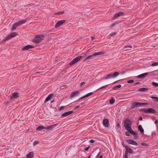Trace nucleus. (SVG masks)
Segmentation results:
<instances>
[{
    "instance_id": "nucleus-6",
    "label": "nucleus",
    "mask_w": 158,
    "mask_h": 158,
    "mask_svg": "<svg viewBox=\"0 0 158 158\" xmlns=\"http://www.w3.org/2000/svg\"><path fill=\"white\" fill-rule=\"evenodd\" d=\"M148 104V103H146L134 102L132 104L131 108L134 109L135 107H139L141 105H147Z\"/></svg>"
},
{
    "instance_id": "nucleus-9",
    "label": "nucleus",
    "mask_w": 158,
    "mask_h": 158,
    "mask_svg": "<svg viewBox=\"0 0 158 158\" xmlns=\"http://www.w3.org/2000/svg\"><path fill=\"white\" fill-rule=\"evenodd\" d=\"M58 125L57 124H55L50 125L49 126L45 127L44 126H39L37 128H57V126Z\"/></svg>"
},
{
    "instance_id": "nucleus-11",
    "label": "nucleus",
    "mask_w": 158,
    "mask_h": 158,
    "mask_svg": "<svg viewBox=\"0 0 158 158\" xmlns=\"http://www.w3.org/2000/svg\"><path fill=\"white\" fill-rule=\"evenodd\" d=\"M65 20H62L60 21H59L56 23L55 26V28H57L59 27L60 26L62 25L63 23H65Z\"/></svg>"
},
{
    "instance_id": "nucleus-16",
    "label": "nucleus",
    "mask_w": 158,
    "mask_h": 158,
    "mask_svg": "<svg viewBox=\"0 0 158 158\" xmlns=\"http://www.w3.org/2000/svg\"><path fill=\"white\" fill-rule=\"evenodd\" d=\"M128 142L129 144H131L135 146H138V143L133 139H129L128 140Z\"/></svg>"
},
{
    "instance_id": "nucleus-58",
    "label": "nucleus",
    "mask_w": 158,
    "mask_h": 158,
    "mask_svg": "<svg viewBox=\"0 0 158 158\" xmlns=\"http://www.w3.org/2000/svg\"><path fill=\"white\" fill-rule=\"evenodd\" d=\"M53 101H52L51 102V103H52V102H53Z\"/></svg>"
},
{
    "instance_id": "nucleus-45",
    "label": "nucleus",
    "mask_w": 158,
    "mask_h": 158,
    "mask_svg": "<svg viewBox=\"0 0 158 158\" xmlns=\"http://www.w3.org/2000/svg\"><path fill=\"white\" fill-rule=\"evenodd\" d=\"M64 106H61L60 107L59 110H63V109H64Z\"/></svg>"
},
{
    "instance_id": "nucleus-26",
    "label": "nucleus",
    "mask_w": 158,
    "mask_h": 158,
    "mask_svg": "<svg viewBox=\"0 0 158 158\" xmlns=\"http://www.w3.org/2000/svg\"><path fill=\"white\" fill-rule=\"evenodd\" d=\"M151 98L154 99V101L155 102H158V97L154 96H151L150 97Z\"/></svg>"
},
{
    "instance_id": "nucleus-29",
    "label": "nucleus",
    "mask_w": 158,
    "mask_h": 158,
    "mask_svg": "<svg viewBox=\"0 0 158 158\" xmlns=\"http://www.w3.org/2000/svg\"><path fill=\"white\" fill-rule=\"evenodd\" d=\"M121 86H122V85H117L114 86L113 87V89H116L121 88Z\"/></svg>"
},
{
    "instance_id": "nucleus-54",
    "label": "nucleus",
    "mask_w": 158,
    "mask_h": 158,
    "mask_svg": "<svg viewBox=\"0 0 158 158\" xmlns=\"http://www.w3.org/2000/svg\"><path fill=\"white\" fill-rule=\"evenodd\" d=\"M128 156H124V158H127Z\"/></svg>"
},
{
    "instance_id": "nucleus-44",
    "label": "nucleus",
    "mask_w": 158,
    "mask_h": 158,
    "mask_svg": "<svg viewBox=\"0 0 158 158\" xmlns=\"http://www.w3.org/2000/svg\"><path fill=\"white\" fill-rule=\"evenodd\" d=\"M140 130V132L141 133H143L144 132V130L143 129H139Z\"/></svg>"
},
{
    "instance_id": "nucleus-5",
    "label": "nucleus",
    "mask_w": 158,
    "mask_h": 158,
    "mask_svg": "<svg viewBox=\"0 0 158 158\" xmlns=\"http://www.w3.org/2000/svg\"><path fill=\"white\" fill-rule=\"evenodd\" d=\"M131 125L132 123L130 119L127 118L124 120V126L125 128H131Z\"/></svg>"
},
{
    "instance_id": "nucleus-47",
    "label": "nucleus",
    "mask_w": 158,
    "mask_h": 158,
    "mask_svg": "<svg viewBox=\"0 0 158 158\" xmlns=\"http://www.w3.org/2000/svg\"><path fill=\"white\" fill-rule=\"evenodd\" d=\"M85 84V82H82L81 83L80 85H81V86H82V85H84Z\"/></svg>"
},
{
    "instance_id": "nucleus-28",
    "label": "nucleus",
    "mask_w": 158,
    "mask_h": 158,
    "mask_svg": "<svg viewBox=\"0 0 158 158\" xmlns=\"http://www.w3.org/2000/svg\"><path fill=\"white\" fill-rule=\"evenodd\" d=\"M11 39V38L10 36V35L9 34L7 36H6L5 38H4V39H3V40H4V41H6V40H7L10 39Z\"/></svg>"
},
{
    "instance_id": "nucleus-3",
    "label": "nucleus",
    "mask_w": 158,
    "mask_h": 158,
    "mask_svg": "<svg viewBox=\"0 0 158 158\" xmlns=\"http://www.w3.org/2000/svg\"><path fill=\"white\" fill-rule=\"evenodd\" d=\"M119 75L118 72H115L113 74L110 73L107 74L106 76L105 77V79L106 80L109 79L111 78H114L117 77Z\"/></svg>"
},
{
    "instance_id": "nucleus-57",
    "label": "nucleus",
    "mask_w": 158,
    "mask_h": 158,
    "mask_svg": "<svg viewBox=\"0 0 158 158\" xmlns=\"http://www.w3.org/2000/svg\"><path fill=\"white\" fill-rule=\"evenodd\" d=\"M80 105H82V103H80Z\"/></svg>"
},
{
    "instance_id": "nucleus-7",
    "label": "nucleus",
    "mask_w": 158,
    "mask_h": 158,
    "mask_svg": "<svg viewBox=\"0 0 158 158\" xmlns=\"http://www.w3.org/2000/svg\"><path fill=\"white\" fill-rule=\"evenodd\" d=\"M141 111L146 113H155L156 112V111L154 109L152 108H149L148 109H143L141 110Z\"/></svg>"
},
{
    "instance_id": "nucleus-53",
    "label": "nucleus",
    "mask_w": 158,
    "mask_h": 158,
    "mask_svg": "<svg viewBox=\"0 0 158 158\" xmlns=\"http://www.w3.org/2000/svg\"><path fill=\"white\" fill-rule=\"evenodd\" d=\"M158 122V121L157 120H156V121H155L154 122V123L155 124H156Z\"/></svg>"
},
{
    "instance_id": "nucleus-32",
    "label": "nucleus",
    "mask_w": 158,
    "mask_h": 158,
    "mask_svg": "<svg viewBox=\"0 0 158 158\" xmlns=\"http://www.w3.org/2000/svg\"><path fill=\"white\" fill-rule=\"evenodd\" d=\"M158 65V62H155L152 63V66H157Z\"/></svg>"
},
{
    "instance_id": "nucleus-27",
    "label": "nucleus",
    "mask_w": 158,
    "mask_h": 158,
    "mask_svg": "<svg viewBox=\"0 0 158 158\" xmlns=\"http://www.w3.org/2000/svg\"><path fill=\"white\" fill-rule=\"evenodd\" d=\"M115 100L113 98H111L110 100V104L112 105L114 103Z\"/></svg>"
},
{
    "instance_id": "nucleus-8",
    "label": "nucleus",
    "mask_w": 158,
    "mask_h": 158,
    "mask_svg": "<svg viewBox=\"0 0 158 158\" xmlns=\"http://www.w3.org/2000/svg\"><path fill=\"white\" fill-rule=\"evenodd\" d=\"M82 58V56H78L74 59L71 62L69 63V64L71 65L74 64L78 62L80 59Z\"/></svg>"
},
{
    "instance_id": "nucleus-24",
    "label": "nucleus",
    "mask_w": 158,
    "mask_h": 158,
    "mask_svg": "<svg viewBox=\"0 0 158 158\" xmlns=\"http://www.w3.org/2000/svg\"><path fill=\"white\" fill-rule=\"evenodd\" d=\"M53 95V94H50L46 98L45 101L47 102L49 101L50 99H51L52 96Z\"/></svg>"
},
{
    "instance_id": "nucleus-37",
    "label": "nucleus",
    "mask_w": 158,
    "mask_h": 158,
    "mask_svg": "<svg viewBox=\"0 0 158 158\" xmlns=\"http://www.w3.org/2000/svg\"><path fill=\"white\" fill-rule=\"evenodd\" d=\"M132 46H124V48H132Z\"/></svg>"
},
{
    "instance_id": "nucleus-18",
    "label": "nucleus",
    "mask_w": 158,
    "mask_h": 158,
    "mask_svg": "<svg viewBox=\"0 0 158 158\" xmlns=\"http://www.w3.org/2000/svg\"><path fill=\"white\" fill-rule=\"evenodd\" d=\"M79 94V92L78 91H76L72 92L70 98L72 99L73 98L77 96Z\"/></svg>"
},
{
    "instance_id": "nucleus-52",
    "label": "nucleus",
    "mask_w": 158,
    "mask_h": 158,
    "mask_svg": "<svg viewBox=\"0 0 158 158\" xmlns=\"http://www.w3.org/2000/svg\"><path fill=\"white\" fill-rule=\"evenodd\" d=\"M142 119H143L142 117L141 116L140 117L139 119L140 120H142Z\"/></svg>"
},
{
    "instance_id": "nucleus-41",
    "label": "nucleus",
    "mask_w": 158,
    "mask_h": 158,
    "mask_svg": "<svg viewBox=\"0 0 158 158\" xmlns=\"http://www.w3.org/2000/svg\"><path fill=\"white\" fill-rule=\"evenodd\" d=\"M80 107V105H78L77 106H75L74 107H75V109H77L78 108H79Z\"/></svg>"
},
{
    "instance_id": "nucleus-43",
    "label": "nucleus",
    "mask_w": 158,
    "mask_h": 158,
    "mask_svg": "<svg viewBox=\"0 0 158 158\" xmlns=\"http://www.w3.org/2000/svg\"><path fill=\"white\" fill-rule=\"evenodd\" d=\"M90 142L91 143H93L95 142V141L93 139H91L90 140Z\"/></svg>"
},
{
    "instance_id": "nucleus-36",
    "label": "nucleus",
    "mask_w": 158,
    "mask_h": 158,
    "mask_svg": "<svg viewBox=\"0 0 158 158\" xmlns=\"http://www.w3.org/2000/svg\"><path fill=\"white\" fill-rule=\"evenodd\" d=\"M134 82V81L133 80H130L127 81V82L128 83H133Z\"/></svg>"
},
{
    "instance_id": "nucleus-20",
    "label": "nucleus",
    "mask_w": 158,
    "mask_h": 158,
    "mask_svg": "<svg viewBox=\"0 0 158 158\" xmlns=\"http://www.w3.org/2000/svg\"><path fill=\"white\" fill-rule=\"evenodd\" d=\"M124 14V13L121 12H119L116 13L114 16L115 18H117L118 17L122 16Z\"/></svg>"
},
{
    "instance_id": "nucleus-25",
    "label": "nucleus",
    "mask_w": 158,
    "mask_h": 158,
    "mask_svg": "<svg viewBox=\"0 0 158 158\" xmlns=\"http://www.w3.org/2000/svg\"><path fill=\"white\" fill-rule=\"evenodd\" d=\"M11 38L15 37L18 35V33L16 32H13L10 34H9Z\"/></svg>"
},
{
    "instance_id": "nucleus-35",
    "label": "nucleus",
    "mask_w": 158,
    "mask_h": 158,
    "mask_svg": "<svg viewBox=\"0 0 158 158\" xmlns=\"http://www.w3.org/2000/svg\"><path fill=\"white\" fill-rule=\"evenodd\" d=\"M129 133H130V132L128 131H126L125 132V135L126 136H129L130 135Z\"/></svg>"
},
{
    "instance_id": "nucleus-46",
    "label": "nucleus",
    "mask_w": 158,
    "mask_h": 158,
    "mask_svg": "<svg viewBox=\"0 0 158 158\" xmlns=\"http://www.w3.org/2000/svg\"><path fill=\"white\" fill-rule=\"evenodd\" d=\"M140 82H137L136 83H135V84H134V85H138L139 84H140Z\"/></svg>"
},
{
    "instance_id": "nucleus-60",
    "label": "nucleus",
    "mask_w": 158,
    "mask_h": 158,
    "mask_svg": "<svg viewBox=\"0 0 158 158\" xmlns=\"http://www.w3.org/2000/svg\"><path fill=\"white\" fill-rule=\"evenodd\" d=\"M48 129V130H50L51 129Z\"/></svg>"
},
{
    "instance_id": "nucleus-31",
    "label": "nucleus",
    "mask_w": 158,
    "mask_h": 158,
    "mask_svg": "<svg viewBox=\"0 0 158 158\" xmlns=\"http://www.w3.org/2000/svg\"><path fill=\"white\" fill-rule=\"evenodd\" d=\"M152 85L155 87L158 86V83L156 82H153Z\"/></svg>"
},
{
    "instance_id": "nucleus-15",
    "label": "nucleus",
    "mask_w": 158,
    "mask_h": 158,
    "mask_svg": "<svg viewBox=\"0 0 158 158\" xmlns=\"http://www.w3.org/2000/svg\"><path fill=\"white\" fill-rule=\"evenodd\" d=\"M73 111L72 110L66 112H65L63 113L62 115V117H64L69 116L70 114H72L73 113Z\"/></svg>"
},
{
    "instance_id": "nucleus-23",
    "label": "nucleus",
    "mask_w": 158,
    "mask_h": 158,
    "mask_svg": "<svg viewBox=\"0 0 158 158\" xmlns=\"http://www.w3.org/2000/svg\"><path fill=\"white\" fill-rule=\"evenodd\" d=\"M34 153L32 152H29L26 156V158H33Z\"/></svg>"
},
{
    "instance_id": "nucleus-38",
    "label": "nucleus",
    "mask_w": 158,
    "mask_h": 158,
    "mask_svg": "<svg viewBox=\"0 0 158 158\" xmlns=\"http://www.w3.org/2000/svg\"><path fill=\"white\" fill-rule=\"evenodd\" d=\"M63 14V12H59L56 13L55 14L62 15Z\"/></svg>"
},
{
    "instance_id": "nucleus-48",
    "label": "nucleus",
    "mask_w": 158,
    "mask_h": 158,
    "mask_svg": "<svg viewBox=\"0 0 158 158\" xmlns=\"http://www.w3.org/2000/svg\"><path fill=\"white\" fill-rule=\"evenodd\" d=\"M43 129H36V131H41Z\"/></svg>"
},
{
    "instance_id": "nucleus-4",
    "label": "nucleus",
    "mask_w": 158,
    "mask_h": 158,
    "mask_svg": "<svg viewBox=\"0 0 158 158\" xmlns=\"http://www.w3.org/2000/svg\"><path fill=\"white\" fill-rule=\"evenodd\" d=\"M104 54V53L102 52H95L94 54L90 55L87 57L85 59V60L86 61L88 60L92 59L95 56H96L103 55Z\"/></svg>"
},
{
    "instance_id": "nucleus-17",
    "label": "nucleus",
    "mask_w": 158,
    "mask_h": 158,
    "mask_svg": "<svg viewBox=\"0 0 158 158\" xmlns=\"http://www.w3.org/2000/svg\"><path fill=\"white\" fill-rule=\"evenodd\" d=\"M149 74L148 73H145L140 74L137 76L138 78H141L146 77Z\"/></svg>"
},
{
    "instance_id": "nucleus-2",
    "label": "nucleus",
    "mask_w": 158,
    "mask_h": 158,
    "mask_svg": "<svg viewBox=\"0 0 158 158\" xmlns=\"http://www.w3.org/2000/svg\"><path fill=\"white\" fill-rule=\"evenodd\" d=\"M44 36L43 35H36L34 38L33 41L35 43L40 42L44 39Z\"/></svg>"
},
{
    "instance_id": "nucleus-21",
    "label": "nucleus",
    "mask_w": 158,
    "mask_h": 158,
    "mask_svg": "<svg viewBox=\"0 0 158 158\" xmlns=\"http://www.w3.org/2000/svg\"><path fill=\"white\" fill-rule=\"evenodd\" d=\"M93 94V92H91L89 93H88L87 94H86L85 95L80 98L79 99V100H80L81 99H83L86 97H89V96H90V95H92Z\"/></svg>"
},
{
    "instance_id": "nucleus-50",
    "label": "nucleus",
    "mask_w": 158,
    "mask_h": 158,
    "mask_svg": "<svg viewBox=\"0 0 158 158\" xmlns=\"http://www.w3.org/2000/svg\"><path fill=\"white\" fill-rule=\"evenodd\" d=\"M111 34L112 35H115L116 34V33H115V32L112 33Z\"/></svg>"
},
{
    "instance_id": "nucleus-55",
    "label": "nucleus",
    "mask_w": 158,
    "mask_h": 158,
    "mask_svg": "<svg viewBox=\"0 0 158 158\" xmlns=\"http://www.w3.org/2000/svg\"><path fill=\"white\" fill-rule=\"evenodd\" d=\"M117 82V81L114 82H113V83L114 84H116V83Z\"/></svg>"
},
{
    "instance_id": "nucleus-49",
    "label": "nucleus",
    "mask_w": 158,
    "mask_h": 158,
    "mask_svg": "<svg viewBox=\"0 0 158 158\" xmlns=\"http://www.w3.org/2000/svg\"><path fill=\"white\" fill-rule=\"evenodd\" d=\"M138 128H143L142 127V126L141 125H139L138 127Z\"/></svg>"
},
{
    "instance_id": "nucleus-30",
    "label": "nucleus",
    "mask_w": 158,
    "mask_h": 158,
    "mask_svg": "<svg viewBox=\"0 0 158 158\" xmlns=\"http://www.w3.org/2000/svg\"><path fill=\"white\" fill-rule=\"evenodd\" d=\"M109 85H104V86H103L101 87H100V88H99L97 90H96L97 91L98 90H99L101 89H104V88H107V87Z\"/></svg>"
},
{
    "instance_id": "nucleus-12",
    "label": "nucleus",
    "mask_w": 158,
    "mask_h": 158,
    "mask_svg": "<svg viewBox=\"0 0 158 158\" xmlns=\"http://www.w3.org/2000/svg\"><path fill=\"white\" fill-rule=\"evenodd\" d=\"M132 135H133L135 137V139H136L138 137V134L137 133L134 131H133L132 129H126Z\"/></svg>"
},
{
    "instance_id": "nucleus-40",
    "label": "nucleus",
    "mask_w": 158,
    "mask_h": 158,
    "mask_svg": "<svg viewBox=\"0 0 158 158\" xmlns=\"http://www.w3.org/2000/svg\"><path fill=\"white\" fill-rule=\"evenodd\" d=\"M89 146L88 147L84 149V150L85 151H87L89 149Z\"/></svg>"
},
{
    "instance_id": "nucleus-34",
    "label": "nucleus",
    "mask_w": 158,
    "mask_h": 158,
    "mask_svg": "<svg viewBox=\"0 0 158 158\" xmlns=\"http://www.w3.org/2000/svg\"><path fill=\"white\" fill-rule=\"evenodd\" d=\"M39 142L38 141H35L33 143V145L34 146H35V145H36V144H39Z\"/></svg>"
},
{
    "instance_id": "nucleus-22",
    "label": "nucleus",
    "mask_w": 158,
    "mask_h": 158,
    "mask_svg": "<svg viewBox=\"0 0 158 158\" xmlns=\"http://www.w3.org/2000/svg\"><path fill=\"white\" fill-rule=\"evenodd\" d=\"M149 90V89L146 88H139L138 89V91H143L145 92H148V90Z\"/></svg>"
},
{
    "instance_id": "nucleus-56",
    "label": "nucleus",
    "mask_w": 158,
    "mask_h": 158,
    "mask_svg": "<svg viewBox=\"0 0 158 158\" xmlns=\"http://www.w3.org/2000/svg\"><path fill=\"white\" fill-rule=\"evenodd\" d=\"M129 50H130L129 49H126V50H125L124 51H127Z\"/></svg>"
},
{
    "instance_id": "nucleus-1",
    "label": "nucleus",
    "mask_w": 158,
    "mask_h": 158,
    "mask_svg": "<svg viewBox=\"0 0 158 158\" xmlns=\"http://www.w3.org/2000/svg\"><path fill=\"white\" fill-rule=\"evenodd\" d=\"M27 21V19H25L15 23L12 27L11 30L12 31L15 30L17 27L24 24Z\"/></svg>"
},
{
    "instance_id": "nucleus-59",
    "label": "nucleus",
    "mask_w": 158,
    "mask_h": 158,
    "mask_svg": "<svg viewBox=\"0 0 158 158\" xmlns=\"http://www.w3.org/2000/svg\"><path fill=\"white\" fill-rule=\"evenodd\" d=\"M119 126V125L118 124V127Z\"/></svg>"
},
{
    "instance_id": "nucleus-14",
    "label": "nucleus",
    "mask_w": 158,
    "mask_h": 158,
    "mask_svg": "<svg viewBox=\"0 0 158 158\" xmlns=\"http://www.w3.org/2000/svg\"><path fill=\"white\" fill-rule=\"evenodd\" d=\"M19 97V93L17 92H15L13 93L11 96V99L13 98H17Z\"/></svg>"
},
{
    "instance_id": "nucleus-33",
    "label": "nucleus",
    "mask_w": 158,
    "mask_h": 158,
    "mask_svg": "<svg viewBox=\"0 0 158 158\" xmlns=\"http://www.w3.org/2000/svg\"><path fill=\"white\" fill-rule=\"evenodd\" d=\"M141 144L142 145V146H148L149 145L148 144L145 143H141Z\"/></svg>"
},
{
    "instance_id": "nucleus-10",
    "label": "nucleus",
    "mask_w": 158,
    "mask_h": 158,
    "mask_svg": "<svg viewBox=\"0 0 158 158\" xmlns=\"http://www.w3.org/2000/svg\"><path fill=\"white\" fill-rule=\"evenodd\" d=\"M103 124L105 127H109V119L106 118H104L103 121Z\"/></svg>"
},
{
    "instance_id": "nucleus-42",
    "label": "nucleus",
    "mask_w": 158,
    "mask_h": 158,
    "mask_svg": "<svg viewBox=\"0 0 158 158\" xmlns=\"http://www.w3.org/2000/svg\"><path fill=\"white\" fill-rule=\"evenodd\" d=\"M128 152H127V150H126L125 152L124 156H128Z\"/></svg>"
},
{
    "instance_id": "nucleus-13",
    "label": "nucleus",
    "mask_w": 158,
    "mask_h": 158,
    "mask_svg": "<svg viewBox=\"0 0 158 158\" xmlns=\"http://www.w3.org/2000/svg\"><path fill=\"white\" fill-rule=\"evenodd\" d=\"M34 48V47L33 46L28 45L27 46H25L24 47H23V48L22 49V50L23 51H25V50H28L29 49H31L33 48Z\"/></svg>"
},
{
    "instance_id": "nucleus-51",
    "label": "nucleus",
    "mask_w": 158,
    "mask_h": 158,
    "mask_svg": "<svg viewBox=\"0 0 158 158\" xmlns=\"http://www.w3.org/2000/svg\"><path fill=\"white\" fill-rule=\"evenodd\" d=\"M99 158H103V156L102 155L100 156Z\"/></svg>"
},
{
    "instance_id": "nucleus-19",
    "label": "nucleus",
    "mask_w": 158,
    "mask_h": 158,
    "mask_svg": "<svg viewBox=\"0 0 158 158\" xmlns=\"http://www.w3.org/2000/svg\"><path fill=\"white\" fill-rule=\"evenodd\" d=\"M124 145L125 146L126 150H127V152L128 153H129L131 154L133 153L134 152L133 151V150H132V149H131V148H129L128 146L126 145Z\"/></svg>"
},
{
    "instance_id": "nucleus-39",
    "label": "nucleus",
    "mask_w": 158,
    "mask_h": 158,
    "mask_svg": "<svg viewBox=\"0 0 158 158\" xmlns=\"http://www.w3.org/2000/svg\"><path fill=\"white\" fill-rule=\"evenodd\" d=\"M115 25H116V23H113V24H112L111 25L110 27H114L115 26Z\"/></svg>"
}]
</instances>
